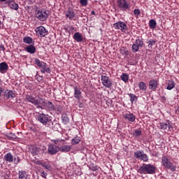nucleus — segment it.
<instances>
[{"label":"nucleus","instance_id":"obj_22","mask_svg":"<svg viewBox=\"0 0 179 179\" xmlns=\"http://www.w3.org/2000/svg\"><path fill=\"white\" fill-rule=\"evenodd\" d=\"M4 94L7 99H14V97H16V93L12 90H6Z\"/></svg>","mask_w":179,"mask_h":179},{"label":"nucleus","instance_id":"obj_14","mask_svg":"<svg viewBox=\"0 0 179 179\" xmlns=\"http://www.w3.org/2000/svg\"><path fill=\"white\" fill-rule=\"evenodd\" d=\"M6 5H8V8L13 9L14 10H17V9H19V4L15 2V1L8 0L6 1Z\"/></svg>","mask_w":179,"mask_h":179},{"label":"nucleus","instance_id":"obj_51","mask_svg":"<svg viewBox=\"0 0 179 179\" xmlns=\"http://www.w3.org/2000/svg\"><path fill=\"white\" fill-rule=\"evenodd\" d=\"M161 100H162V101H166V97L165 96H162Z\"/></svg>","mask_w":179,"mask_h":179},{"label":"nucleus","instance_id":"obj_45","mask_svg":"<svg viewBox=\"0 0 179 179\" xmlns=\"http://www.w3.org/2000/svg\"><path fill=\"white\" fill-rule=\"evenodd\" d=\"M90 170H92V171H98L99 170V166L92 164L90 167Z\"/></svg>","mask_w":179,"mask_h":179},{"label":"nucleus","instance_id":"obj_16","mask_svg":"<svg viewBox=\"0 0 179 179\" xmlns=\"http://www.w3.org/2000/svg\"><path fill=\"white\" fill-rule=\"evenodd\" d=\"M123 117L124 120H127L130 122H135V120H136V117L133 113H129L123 115Z\"/></svg>","mask_w":179,"mask_h":179},{"label":"nucleus","instance_id":"obj_39","mask_svg":"<svg viewBox=\"0 0 179 179\" xmlns=\"http://www.w3.org/2000/svg\"><path fill=\"white\" fill-rule=\"evenodd\" d=\"M57 114H59L61 113H62V107L61 106H55V109Z\"/></svg>","mask_w":179,"mask_h":179},{"label":"nucleus","instance_id":"obj_40","mask_svg":"<svg viewBox=\"0 0 179 179\" xmlns=\"http://www.w3.org/2000/svg\"><path fill=\"white\" fill-rule=\"evenodd\" d=\"M62 121L64 125H66L69 122V118L68 117L63 116L62 117Z\"/></svg>","mask_w":179,"mask_h":179},{"label":"nucleus","instance_id":"obj_27","mask_svg":"<svg viewBox=\"0 0 179 179\" xmlns=\"http://www.w3.org/2000/svg\"><path fill=\"white\" fill-rule=\"evenodd\" d=\"M176 87V83L173 80H169L167 83V90H173Z\"/></svg>","mask_w":179,"mask_h":179},{"label":"nucleus","instance_id":"obj_34","mask_svg":"<svg viewBox=\"0 0 179 179\" xmlns=\"http://www.w3.org/2000/svg\"><path fill=\"white\" fill-rule=\"evenodd\" d=\"M7 138H8L10 141H15L17 138V136L13 133H8L7 134Z\"/></svg>","mask_w":179,"mask_h":179},{"label":"nucleus","instance_id":"obj_13","mask_svg":"<svg viewBox=\"0 0 179 179\" xmlns=\"http://www.w3.org/2000/svg\"><path fill=\"white\" fill-rule=\"evenodd\" d=\"M36 33L38 36H40V37H45V36L48 34V31H47L45 27L40 26L36 29Z\"/></svg>","mask_w":179,"mask_h":179},{"label":"nucleus","instance_id":"obj_4","mask_svg":"<svg viewBox=\"0 0 179 179\" xmlns=\"http://www.w3.org/2000/svg\"><path fill=\"white\" fill-rule=\"evenodd\" d=\"M53 142L55 145H57L59 152H62L63 153H68V152H71V150L72 149V146L69 145L61 146V143L65 142V140L64 139H55L53 140Z\"/></svg>","mask_w":179,"mask_h":179},{"label":"nucleus","instance_id":"obj_54","mask_svg":"<svg viewBox=\"0 0 179 179\" xmlns=\"http://www.w3.org/2000/svg\"><path fill=\"white\" fill-rule=\"evenodd\" d=\"M0 2H6V0H0Z\"/></svg>","mask_w":179,"mask_h":179},{"label":"nucleus","instance_id":"obj_12","mask_svg":"<svg viewBox=\"0 0 179 179\" xmlns=\"http://www.w3.org/2000/svg\"><path fill=\"white\" fill-rule=\"evenodd\" d=\"M102 85L105 87H107L108 89H110L113 86V83L111 80H110V78L108 76H101V78Z\"/></svg>","mask_w":179,"mask_h":179},{"label":"nucleus","instance_id":"obj_55","mask_svg":"<svg viewBox=\"0 0 179 179\" xmlns=\"http://www.w3.org/2000/svg\"><path fill=\"white\" fill-rule=\"evenodd\" d=\"M1 20H0V24H1Z\"/></svg>","mask_w":179,"mask_h":179},{"label":"nucleus","instance_id":"obj_17","mask_svg":"<svg viewBox=\"0 0 179 179\" xmlns=\"http://www.w3.org/2000/svg\"><path fill=\"white\" fill-rule=\"evenodd\" d=\"M48 152L49 155H57V153H58V149L57 148V146L50 144L48 146Z\"/></svg>","mask_w":179,"mask_h":179},{"label":"nucleus","instance_id":"obj_15","mask_svg":"<svg viewBox=\"0 0 179 179\" xmlns=\"http://www.w3.org/2000/svg\"><path fill=\"white\" fill-rule=\"evenodd\" d=\"M173 129V125H171V122L167 121V123L166 122H162L159 124V129H163L164 131H166V129Z\"/></svg>","mask_w":179,"mask_h":179},{"label":"nucleus","instance_id":"obj_35","mask_svg":"<svg viewBox=\"0 0 179 179\" xmlns=\"http://www.w3.org/2000/svg\"><path fill=\"white\" fill-rule=\"evenodd\" d=\"M123 82H124V83H127V82H128V80L129 79V76H128V74L127 73H123L121 76H120Z\"/></svg>","mask_w":179,"mask_h":179},{"label":"nucleus","instance_id":"obj_11","mask_svg":"<svg viewBox=\"0 0 179 179\" xmlns=\"http://www.w3.org/2000/svg\"><path fill=\"white\" fill-rule=\"evenodd\" d=\"M117 7L120 10L125 12L127 9H129V4L127 2V0H117Z\"/></svg>","mask_w":179,"mask_h":179},{"label":"nucleus","instance_id":"obj_43","mask_svg":"<svg viewBox=\"0 0 179 179\" xmlns=\"http://www.w3.org/2000/svg\"><path fill=\"white\" fill-rule=\"evenodd\" d=\"M41 173V177L43 178L47 179V176H48V173L44 171H40Z\"/></svg>","mask_w":179,"mask_h":179},{"label":"nucleus","instance_id":"obj_5","mask_svg":"<svg viewBox=\"0 0 179 179\" xmlns=\"http://www.w3.org/2000/svg\"><path fill=\"white\" fill-rule=\"evenodd\" d=\"M50 11L45 9L36 10L35 13V17L40 22H45L48 19V15Z\"/></svg>","mask_w":179,"mask_h":179},{"label":"nucleus","instance_id":"obj_19","mask_svg":"<svg viewBox=\"0 0 179 179\" xmlns=\"http://www.w3.org/2000/svg\"><path fill=\"white\" fill-rule=\"evenodd\" d=\"M8 69H9V66L5 62L0 63V72L1 73H6L8 72Z\"/></svg>","mask_w":179,"mask_h":179},{"label":"nucleus","instance_id":"obj_32","mask_svg":"<svg viewBox=\"0 0 179 179\" xmlns=\"http://www.w3.org/2000/svg\"><path fill=\"white\" fill-rule=\"evenodd\" d=\"M129 96L130 97V101L132 104L134 103V101H138V96L134 94H129Z\"/></svg>","mask_w":179,"mask_h":179},{"label":"nucleus","instance_id":"obj_46","mask_svg":"<svg viewBox=\"0 0 179 179\" xmlns=\"http://www.w3.org/2000/svg\"><path fill=\"white\" fill-rule=\"evenodd\" d=\"M156 44V41L153 40V39H150L149 41H148V45L152 47L153 45H155Z\"/></svg>","mask_w":179,"mask_h":179},{"label":"nucleus","instance_id":"obj_38","mask_svg":"<svg viewBox=\"0 0 179 179\" xmlns=\"http://www.w3.org/2000/svg\"><path fill=\"white\" fill-rule=\"evenodd\" d=\"M37 148H38V154L44 153V150H45V149H47V148L44 145H41Z\"/></svg>","mask_w":179,"mask_h":179},{"label":"nucleus","instance_id":"obj_9","mask_svg":"<svg viewBox=\"0 0 179 179\" xmlns=\"http://www.w3.org/2000/svg\"><path fill=\"white\" fill-rule=\"evenodd\" d=\"M143 47V41L142 39H136L134 43L132 45L131 50L134 52H138L139 48Z\"/></svg>","mask_w":179,"mask_h":179},{"label":"nucleus","instance_id":"obj_2","mask_svg":"<svg viewBox=\"0 0 179 179\" xmlns=\"http://www.w3.org/2000/svg\"><path fill=\"white\" fill-rule=\"evenodd\" d=\"M140 174H155L156 173V167L151 164H143L138 170Z\"/></svg>","mask_w":179,"mask_h":179},{"label":"nucleus","instance_id":"obj_10","mask_svg":"<svg viewBox=\"0 0 179 179\" xmlns=\"http://www.w3.org/2000/svg\"><path fill=\"white\" fill-rule=\"evenodd\" d=\"M113 27L116 30H121L122 33H124L126 30H128V27L127 26V24L121 21H119L113 24Z\"/></svg>","mask_w":179,"mask_h":179},{"label":"nucleus","instance_id":"obj_50","mask_svg":"<svg viewBox=\"0 0 179 179\" xmlns=\"http://www.w3.org/2000/svg\"><path fill=\"white\" fill-rule=\"evenodd\" d=\"M0 51H5V46L3 45H0Z\"/></svg>","mask_w":179,"mask_h":179},{"label":"nucleus","instance_id":"obj_42","mask_svg":"<svg viewBox=\"0 0 179 179\" xmlns=\"http://www.w3.org/2000/svg\"><path fill=\"white\" fill-rule=\"evenodd\" d=\"M80 143V139L78 138H75L71 140L72 145H78V143Z\"/></svg>","mask_w":179,"mask_h":179},{"label":"nucleus","instance_id":"obj_31","mask_svg":"<svg viewBox=\"0 0 179 179\" xmlns=\"http://www.w3.org/2000/svg\"><path fill=\"white\" fill-rule=\"evenodd\" d=\"M23 42L25 43V44H32L33 43V38L29 36H24L23 38Z\"/></svg>","mask_w":179,"mask_h":179},{"label":"nucleus","instance_id":"obj_47","mask_svg":"<svg viewBox=\"0 0 179 179\" xmlns=\"http://www.w3.org/2000/svg\"><path fill=\"white\" fill-rule=\"evenodd\" d=\"M80 3L82 6H86L87 5V0H80Z\"/></svg>","mask_w":179,"mask_h":179},{"label":"nucleus","instance_id":"obj_24","mask_svg":"<svg viewBox=\"0 0 179 179\" xmlns=\"http://www.w3.org/2000/svg\"><path fill=\"white\" fill-rule=\"evenodd\" d=\"M24 50L29 54H34L36 52V47L33 45H29L24 48Z\"/></svg>","mask_w":179,"mask_h":179},{"label":"nucleus","instance_id":"obj_6","mask_svg":"<svg viewBox=\"0 0 179 179\" xmlns=\"http://www.w3.org/2000/svg\"><path fill=\"white\" fill-rule=\"evenodd\" d=\"M34 64H36L38 68H41V72L42 73H51V69L50 67H47V63L41 62L40 59L35 58Z\"/></svg>","mask_w":179,"mask_h":179},{"label":"nucleus","instance_id":"obj_1","mask_svg":"<svg viewBox=\"0 0 179 179\" xmlns=\"http://www.w3.org/2000/svg\"><path fill=\"white\" fill-rule=\"evenodd\" d=\"M37 120L43 125H47L48 127H51L52 125V129L54 131H57L58 129V127H59V124L52 122L51 118H50V116L44 113H39L37 116Z\"/></svg>","mask_w":179,"mask_h":179},{"label":"nucleus","instance_id":"obj_52","mask_svg":"<svg viewBox=\"0 0 179 179\" xmlns=\"http://www.w3.org/2000/svg\"><path fill=\"white\" fill-rule=\"evenodd\" d=\"M2 92H3V91L2 90V87H0V96H1V94H2Z\"/></svg>","mask_w":179,"mask_h":179},{"label":"nucleus","instance_id":"obj_7","mask_svg":"<svg viewBox=\"0 0 179 179\" xmlns=\"http://www.w3.org/2000/svg\"><path fill=\"white\" fill-rule=\"evenodd\" d=\"M162 162L165 169H170L171 171H176V166L173 165V163L169 159V157L164 156L162 157Z\"/></svg>","mask_w":179,"mask_h":179},{"label":"nucleus","instance_id":"obj_33","mask_svg":"<svg viewBox=\"0 0 179 179\" xmlns=\"http://www.w3.org/2000/svg\"><path fill=\"white\" fill-rule=\"evenodd\" d=\"M157 23L156 22V20L154 19H152L149 21V26L151 29H156Z\"/></svg>","mask_w":179,"mask_h":179},{"label":"nucleus","instance_id":"obj_26","mask_svg":"<svg viewBox=\"0 0 179 179\" xmlns=\"http://www.w3.org/2000/svg\"><path fill=\"white\" fill-rule=\"evenodd\" d=\"M4 159L6 162H8V163H12L13 162V156L12 155V153L8 152L4 155Z\"/></svg>","mask_w":179,"mask_h":179},{"label":"nucleus","instance_id":"obj_53","mask_svg":"<svg viewBox=\"0 0 179 179\" xmlns=\"http://www.w3.org/2000/svg\"><path fill=\"white\" fill-rule=\"evenodd\" d=\"M91 15H96V13L94 12V10H92V11L91 12Z\"/></svg>","mask_w":179,"mask_h":179},{"label":"nucleus","instance_id":"obj_37","mask_svg":"<svg viewBox=\"0 0 179 179\" xmlns=\"http://www.w3.org/2000/svg\"><path fill=\"white\" fill-rule=\"evenodd\" d=\"M38 164H41L42 167H44V168L46 169V170H48L49 171H51L52 167H51L50 165L43 164L40 161L38 162Z\"/></svg>","mask_w":179,"mask_h":179},{"label":"nucleus","instance_id":"obj_36","mask_svg":"<svg viewBox=\"0 0 179 179\" xmlns=\"http://www.w3.org/2000/svg\"><path fill=\"white\" fill-rule=\"evenodd\" d=\"M141 135H142L141 130H139V129L134 130V133H133V136H134V138H139Z\"/></svg>","mask_w":179,"mask_h":179},{"label":"nucleus","instance_id":"obj_21","mask_svg":"<svg viewBox=\"0 0 179 179\" xmlns=\"http://www.w3.org/2000/svg\"><path fill=\"white\" fill-rule=\"evenodd\" d=\"M42 106H45V107H47L49 111H53V110H55V106H54V104H52V102L51 101L45 102L43 101V102H42Z\"/></svg>","mask_w":179,"mask_h":179},{"label":"nucleus","instance_id":"obj_25","mask_svg":"<svg viewBox=\"0 0 179 179\" xmlns=\"http://www.w3.org/2000/svg\"><path fill=\"white\" fill-rule=\"evenodd\" d=\"M73 38H74V40L77 41V43H80L83 41V38L82 37V34L79 32H76L74 34Z\"/></svg>","mask_w":179,"mask_h":179},{"label":"nucleus","instance_id":"obj_41","mask_svg":"<svg viewBox=\"0 0 179 179\" xmlns=\"http://www.w3.org/2000/svg\"><path fill=\"white\" fill-rule=\"evenodd\" d=\"M120 54H122V55H128V50L125 48H122L120 49Z\"/></svg>","mask_w":179,"mask_h":179},{"label":"nucleus","instance_id":"obj_8","mask_svg":"<svg viewBox=\"0 0 179 179\" xmlns=\"http://www.w3.org/2000/svg\"><path fill=\"white\" fill-rule=\"evenodd\" d=\"M134 156L136 159L142 160L143 162H148L149 160V157H148V155L145 154V152L141 150L134 152Z\"/></svg>","mask_w":179,"mask_h":179},{"label":"nucleus","instance_id":"obj_49","mask_svg":"<svg viewBox=\"0 0 179 179\" xmlns=\"http://www.w3.org/2000/svg\"><path fill=\"white\" fill-rule=\"evenodd\" d=\"M79 108H85V104L83 103H80L78 105Z\"/></svg>","mask_w":179,"mask_h":179},{"label":"nucleus","instance_id":"obj_23","mask_svg":"<svg viewBox=\"0 0 179 179\" xmlns=\"http://www.w3.org/2000/svg\"><path fill=\"white\" fill-rule=\"evenodd\" d=\"M66 16L68 19H73V17H75V12H73V9L69 8L66 11Z\"/></svg>","mask_w":179,"mask_h":179},{"label":"nucleus","instance_id":"obj_18","mask_svg":"<svg viewBox=\"0 0 179 179\" xmlns=\"http://www.w3.org/2000/svg\"><path fill=\"white\" fill-rule=\"evenodd\" d=\"M74 97L77 99V100H80V96H82V91H80V88L78 86H74Z\"/></svg>","mask_w":179,"mask_h":179},{"label":"nucleus","instance_id":"obj_30","mask_svg":"<svg viewBox=\"0 0 179 179\" xmlns=\"http://www.w3.org/2000/svg\"><path fill=\"white\" fill-rule=\"evenodd\" d=\"M138 87H139V90H141L142 92H146L148 89V86L146 85V83L142 81L138 83Z\"/></svg>","mask_w":179,"mask_h":179},{"label":"nucleus","instance_id":"obj_20","mask_svg":"<svg viewBox=\"0 0 179 179\" xmlns=\"http://www.w3.org/2000/svg\"><path fill=\"white\" fill-rule=\"evenodd\" d=\"M157 86H158L157 80L155 79L150 80L149 87L150 90H153L154 92H156V89H157Z\"/></svg>","mask_w":179,"mask_h":179},{"label":"nucleus","instance_id":"obj_3","mask_svg":"<svg viewBox=\"0 0 179 179\" xmlns=\"http://www.w3.org/2000/svg\"><path fill=\"white\" fill-rule=\"evenodd\" d=\"M25 99L31 104H34L37 108H41L43 110V103H44V99L42 98L34 97L31 95H26Z\"/></svg>","mask_w":179,"mask_h":179},{"label":"nucleus","instance_id":"obj_28","mask_svg":"<svg viewBox=\"0 0 179 179\" xmlns=\"http://www.w3.org/2000/svg\"><path fill=\"white\" fill-rule=\"evenodd\" d=\"M29 152L33 156H36L38 155V148L36 146H31L29 148Z\"/></svg>","mask_w":179,"mask_h":179},{"label":"nucleus","instance_id":"obj_44","mask_svg":"<svg viewBox=\"0 0 179 179\" xmlns=\"http://www.w3.org/2000/svg\"><path fill=\"white\" fill-rule=\"evenodd\" d=\"M134 14L135 15L136 17H138L141 15V10L139 9H134Z\"/></svg>","mask_w":179,"mask_h":179},{"label":"nucleus","instance_id":"obj_29","mask_svg":"<svg viewBox=\"0 0 179 179\" xmlns=\"http://www.w3.org/2000/svg\"><path fill=\"white\" fill-rule=\"evenodd\" d=\"M27 173L24 171H20L18 173V178L19 179H27Z\"/></svg>","mask_w":179,"mask_h":179},{"label":"nucleus","instance_id":"obj_48","mask_svg":"<svg viewBox=\"0 0 179 179\" xmlns=\"http://www.w3.org/2000/svg\"><path fill=\"white\" fill-rule=\"evenodd\" d=\"M13 160L15 164H18L20 162V158H19V157H17V158L15 157Z\"/></svg>","mask_w":179,"mask_h":179}]
</instances>
